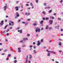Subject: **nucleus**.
<instances>
[{
  "instance_id": "53",
  "label": "nucleus",
  "mask_w": 63,
  "mask_h": 63,
  "mask_svg": "<svg viewBox=\"0 0 63 63\" xmlns=\"http://www.w3.org/2000/svg\"><path fill=\"white\" fill-rule=\"evenodd\" d=\"M20 21V19L18 21V22H19Z\"/></svg>"
},
{
  "instance_id": "51",
  "label": "nucleus",
  "mask_w": 63,
  "mask_h": 63,
  "mask_svg": "<svg viewBox=\"0 0 63 63\" xmlns=\"http://www.w3.org/2000/svg\"><path fill=\"white\" fill-rule=\"evenodd\" d=\"M33 47H34V48H36V46H33Z\"/></svg>"
},
{
  "instance_id": "5",
  "label": "nucleus",
  "mask_w": 63,
  "mask_h": 63,
  "mask_svg": "<svg viewBox=\"0 0 63 63\" xmlns=\"http://www.w3.org/2000/svg\"><path fill=\"white\" fill-rule=\"evenodd\" d=\"M18 52H21V50H20V48L19 47H18Z\"/></svg>"
},
{
  "instance_id": "55",
  "label": "nucleus",
  "mask_w": 63,
  "mask_h": 63,
  "mask_svg": "<svg viewBox=\"0 0 63 63\" xmlns=\"http://www.w3.org/2000/svg\"><path fill=\"white\" fill-rule=\"evenodd\" d=\"M27 13L26 12L25 14V15H27Z\"/></svg>"
},
{
  "instance_id": "61",
  "label": "nucleus",
  "mask_w": 63,
  "mask_h": 63,
  "mask_svg": "<svg viewBox=\"0 0 63 63\" xmlns=\"http://www.w3.org/2000/svg\"><path fill=\"white\" fill-rule=\"evenodd\" d=\"M5 22H7V20H5Z\"/></svg>"
},
{
  "instance_id": "48",
  "label": "nucleus",
  "mask_w": 63,
  "mask_h": 63,
  "mask_svg": "<svg viewBox=\"0 0 63 63\" xmlns=\"http://www.w3.org/2000/svg\"><path fill=\"white\" fill-rule=\"evenodd\" d=\"M36 44V43H35V42H34L33 43V45H35V44Z\"/></svg>"
},
{
  "instance_id": "11",
  "label": "nucleus",
  "mask_w": 63,
  "mask_h": 63,
  "mask_svg": "<svg viewBox=\"0 0 63 63\" xmlns=\"http://www.w3.org/2000/svg\"><path fill=\"white\" fill-rule=\"evenodd\" d=\"M37 23H34L33 24V25L34 26H37Z\"/></svg>"
},
{
  "instance_id": "42",
  "label": "nucleus",
  "mask_w": 63,
  "mask_h": 63,
  "mask_svg": "<svg viewBox=\"0 0 63 63\" xmlns=\"http://www.w3.org/2000/svg\"><path fill=\"white\" fill-rule=\"evenodd\" d=\"M52 16H50V18H52Z\"/></svg>"
},
{
  "instance_id": "8",
  "label": "nucleus",
  "mask_w": 63,
  "mask_h": 63,
  "mask_svg": "<svg viewBox=\"0 0 63 63\" xmlns=\"http://www.w3.org/2000/svg\"><path fill=\"white\" fill-rule=\"evenodd\" d=\"M4 10L6 11V9L7 8V6H5L4 7Z\"/></svg>"
},
{
  "instance_id": "14",
  "label": "nucleus",
  "mask_w": 63,
  "mask_h": 63,
  "mask_svg": "<svg viewBox=\"0 0 63 63\" xmlns=\"http://www.w3.org/2000/svg\"><path fill=\"white\" fill-rule=\"evenodd\" d=\"M48 26L47 25L46 27V29H48Z\"/></svg>"
},
{
  "instance_id": "56",
  "label": "nucleus",
  "mask_w": 63,
  "mask_h": 63,
  "mask_svg": "<svg viewBox=\"0 0 63 63\" xmlns=\"http://www.w3.org/2000/svg\"><path fill=\"white\" fill-rule=\"evenodd\" d=\"M20 11V12H22V11H23V10H21Z\"/></svg>"
},
{
  "instance_id": "29",
  "label": "nucleus",
  "mask_w": 63,
  "mask_h": 63,
  "mask_svg": "<svg viewBox=\"0 0 63 63\" xmlns=\"http://www.w3.org/2000/svg\"><path fill=\"white\" fill-rule=\"evenodd\" d=\"M30 5L31 6H33V4H32V2L30 4Z\"/></svg>"
},
{
  "instance_id": "49",
  "label": "nucleus",
  "mask_w": 63,
  "mask_h": 63,
  "mask_svg": "<svg viewBox=\"0 0 63 63\" xmlns=\"http://www.w3.org/2000/svg\"><path fill=\"white\" fill-rule=\"evenodd\" d=\"M47 9H50V7H47Z\"/></svg>"
},
{
  "instance_id": "64",
  "label": "nucleus",
  "mask_w": 63,
  "mask_h": 63,
  "mask_svg": "<svg viewBox=\"0 0 63 63\" xmlns=\"http://www.w3.org/2000/svg\"><path fill=\"white\" fill-rule=\"evenodd\" d=\"M29 63H30L31 62L30 61H29Z\"/></svg>"
},
{
  "instance_id": "63",
  "label": "nucleus",
  "mask_w": 63,
  "mask_h": 63,
  "mask_svg": "<svg viewBox=\"0 0 63 63\" xmlns=\"http://www.w3.org/2000/svg\"><path fill=\"white\" fill-rule=\"evenodd\" d=\"M56 15V13H54L53 14V15Z\"/></svg>"
},
{
  "instance_id": "4",
  "label": "nucleus",
  "mask_w": 63,
  "mask_h": 63,
  "mask_svg": "<svg viewBox=\"0 0 63 63\" xmlns=\"http://www.w3.org/2000/svg\"><path fill=\"white\" fill-rule=\"evenodd\" d=\"M16 14L17 15L16 16L17 17H19V14H18L19 13H18L17 12L16 13Z\"/></svg>"
},
{
  "instance_id": "45",
  "label": "nucleus",
  "mask_w": 63,
  "mask_h": 63,
  "mask_svg": "<svg viewBox=\"0 0 63 63\" xmlns=\"http://www.w3.org/2000/svg\"><path fill=\"white\" fill-rule=\"evenodd\" d=\"M26 6H29V4H27L26 5Z\"/></svg>"
},
{
  "instance_id": "19",
  "label": "nucleus",
  "mask_w": 63,
  "mask_h": 63,
  "mask_svg": "<svg viewBox=\"0 0 63 63\" xmlns=\"http://www.w3.org/2000/svg\"><path fill=\"white\" fill-rule=\"evenodd\" d=\"M44 5V6H47V3H44V4H43Z\"/></svg>"
},
{
  "instance_id": "44",
  "label": "nucleus",
  "mask_w": 63,
  "mask_h": 63,
  "mask_svg": "<svg viewBox=\"0 0 63 63\" xmlns=\"http://www.w3.org/2000/svg\"><path fill=\"white\" fill-rule=\"evenodd\" d=\"M43 20H45V18L44 17H43Z\"/></svg>"
},
{
  "instance_id": "24",
  "label": "nucleus",
  "mask_w": 63,
  "mask_h": 63,
  "mask_svg": "<svg viewBox=\"0 0 63 63\" xmlns=\"http://www.w3.org/2000/svg\"><path fill=\"white\" fill-rule=\"evenodd\" d=\"M46 20H48V19H49V18L48 17H46Z\"/></svg>"
},
{
  "instance_id": "2",
  "label": "nucleus",
  "mask_w": 63,
  "mask_h": 63,
  "mask_svg": "<svg viewBox=\"0 0 63 63\" xmlns=\"http://www.w3.org/2000/svg\"><path fill=\"white\" fill-rule=\"evenodd\" d=\"M49 23L50 25H52L53 23V20H50L49 21Z\"/></svg>"
},
{
  "instance_id": "30",
  "label": "nucleus",
  "mask_w": 63,
  "mask_h": 63,
  "mask_svg": "<svg viewBox=\"0 0 63 63\" xmlns=\"http://www.w3.org/2000/svg\"><path fill=\"white\" fill-rule=\"evenodd\" d=\"M30 34H27V36H28V37H29L30 36Z\"/></svg>"
},
{
  "instance_id": "38",
  "label": "nucleus",
  "mask_w": 63,
  "mask_h": 63,
  "mask_svg": "<svg viewBox=\"0 0 63 63\" xmlns=\"http://www.w3.org/2000/svg\"><path fill=\"white\" fill-rule=\"evenodd\" d=\"M6 32V31H3L2 32L3 33V34L5 33V32Z\"/></svg>"
},
{
  "instance_id": "34",
  "label": "nucleus",
  "mask_w": 63,
  "mask_h": 63,
  "mask_svg": "<svg viewBox=\"0 0 63 63\" xmlns=\"http://www.w3.org/2000/svg\"><path fill=\"white\" fill-rule=\"evenodd\" d=\"M49 30H51V29H52V28L50 27L49 29Z\"/></svg>"
},
{
  "instance_id": "7",
  "label": "nucleus",
  "mask_w": 63,
  "mask_h": 63,
  "mask_svg": "<svg viewBox=\"0 0 63 63\" xmlns=\"http://www.w3.org/2000/svg\"><path fill=\"white\" fill-rule=\"evenodd\" d=\"M15 9H16V11H18V10L19 9H18V7L17 6L15 7Z\"/></svg>"
},
{
  "instance_id": "33",
  "label": "nucleus",
  "mask_w": 63,
  "mask_h": 63,
  "mask_svg": "<svg viewBox=\"0 0 63 63\" xmlns=\"http://www.w3.org/2000/svg\"><path fill=\"white\" fill-rule=\"evenodd\" d=\"M61 3H62V2H63V0H62L60 2Z\"/></svg>"
},
{
  "instance_id": "17",
  "label": "nucleus",
  "mask_w": 63,
  "mask_h": 63,
  "mask_svg": "<svg viewBox=\"0 0 63 63\" xmlns=\"http://www.w3.org/2000/svg\"><path fill=\"white\" fill-rule=\"evenodd\" d=\"M28 56L27 55L26 58V60H28Z\"/></svg>"
},
{
  "instance_id": "13",
  "label": "nucleus",
  "mask_w": 63,
  "mask_h": 63,
  "mask_svg": "<svg viewBox=\"0 0 63 63\" xmlns=\"http://www.w3.org/2000/svg\"><path fill=\"white\" fill-rule=\"evenodd\" d=\"M44 22V21H42L41 22H40V24H43V23Z\"/></svg>"
},
{
  "instance_id": "31",
  "label": "nucleus",
  "mask_w": 63,
  "mask_h": 63,
  "mask_svg": "<svg viewBox=\"0 0 63 63\" xmlns=\"http://www.w3.org/2000/svg\"><path fill=\"white\" fill-rule=\"evenodd\" d=\"M7 27V26L6 25L5 26V28H4V29H6V28Z\"/></svg>"
},
{
  "instance_id": "40",
  "label": "nucleus",
  "mask_w": 63,
  "mask_h": 63,
  "mask_svg": "<svg viewBox=\"0 0 63 63\" xmlns=\"http://www.w3.org/2000/svg\"><path fill=\"white\" fill-rule=\"evenodd\" d=\"M5 53H3L1 54V55H5Z\"/></svg>"
},
{
  "instance_id": "22",
  "label": "nucleus",
  "mask_w": 63,
  "mask_h": 63,
  "mask_svg": "<svg viewBox=\"0 0 63 63\" xmlns=\"http://www.w3.org/2000/svg\"><path fill=\"white\" fill-rule=\"evenodd\" d=\"M22 47H25V45H22Z\"/></svg>"
},
{
  "instance_id": "62",
  "label": "nucleus",
  "mask_w": 63,
  "mask_h": 63,
  "mask_svg": "<svg viewBox=\"0 0 63 63\" xmlns=\"http://www.w3.org/2000/svg\"><path fill=\"white\" fill-rule=\"evenodd\" d=\"M6 60H9V58H7Z\"/></svg>"
},
{
  "instance_id": "32",
  "label": "nucleus",
  "mask_w": 63,
  "mask_h": 63,
  "mask_svg": "<svg viewBox=\"0 0 63 63\" xmlns=\"http://www.w3.org/2000/svg\"><path fill=\"white\" fill-rule=\"evenodd\" d=\"M41 42H43V39H41Z\"/></svg>"
},
{
  "instance_id": "59",
  "label": "nucleus",
  "mask_w": 63,
  "mask_h": 63,
  "mask_svg": "<svg viewBox=\"0 0 63 63\" xmlns=\"http://www.w3.org/2000/svg\"><path fill=\"white\" fill-rule=\"evenodd\" d=\"M59 26L58 27V29H59Z\"/></svg>"
},
{
  "instance_id": "52",
  "label": "nucleus",
  "mask_w": 63,
  "mask_h": 63,
  "mask_svg": "<svg viewBox=\"0 0 63 63\" xmlns=\"http://www.w3.org/2000/svg\"><path fill=\"white\" fill-rule=\"evenodd\" d=\"M9 30H8L6 31V32H9Z\"/></svg>"
},
{
  "instance_id": "57",
  "label": "nucleus",
  "mask_w": 63,
  "mask_h": 63,
  "mask_svg": "<svg viewBox=\"0 0 63 63\" xmlns=\"http://www.w3.org/2000/svg\"><path fill=\"white\" fill-rule=\"evenodd\" d=\"M20 28L19 27L18 28H17V29H19Z\"/></svg>"
},
{
  "instance_id": "3",
  "label": "nucleus",
  "mask_w": 63,
  "mask_h": 63,
  "mask_svg": "<svg viewBox=\"0 0 63 63\" xmlns=\"http://www.w3.org/2000/svg\"><path fill=\"white\" fill-rule=\"evenodd\" d=\"M37 43H38L37 44V46H40V45L41 44V43L40 42V41H37Z\"/></svg>"
},
{
  "instance_id": "36",
  "label": "nucleus",
  "mask_w": 63,
  "mask_h": 63,
  "mask_svg": "<svg viewBox=\"0 0 63 63\" xmlns=\"http://www.w3.org/2000/svg\"><path fill=\"white\" fill-rule=\"evenodd\" d=\"M28 21H30V20H31V19H27Z\"/></svg>"
},
{
  "instance_id": "41",
  "label": "nucleus",
  "mask_w": 63,
  "mask_h": 63,
  "mask_svg": "<svg viewBox=\"0 0 63 63\" xmlns=\"http://www.w3.org/2000/svg\"><path fill=\"white\" fill-rule=\"evenodd\" d=\"M30 15V13H29L28 14V15L29 16V15Z\"/></svg>"
},
{
  "instance_id": "26",
  "label": "nucleus",
  "mask_w": 63,
  "mask_h": 63,
  "mask_svg": "<svg viewBox=\"0 0 63 63\" xmlns=\"http://www.w3.org/2000/svg\"><path fill=\"white\" fill-rule=\"evenodd\" d=\"M52 12V10H51L49 11V13H51V12Z\"/></svg>"
},
{
  "instance_id": "54",
  "label": "nucleus",
  "mask_w": 63,
  "mask_h": 63,
  "mask_svg": "<svg viewBox=\"0 0 63 63\" xmlns=\"http://www.w3.org/2000/svg\"><path fill=\"white\" fill-rule=\"evenodd\" d=\"M33 47L31 45V46H30V47Z\"/></svg>"
},
{
  "instance_id": "18",
  "label": "nucleus",
  "mask_w": 63,
  "mask_h": 63,
  "mask_svg": "<svg viewBox=\"0 0 63 63\" xmlns=\"http://www.w3.org/2000/svg\"><path fill=\"white\" fill-rule=\"evenodd\" d=\"M58 20H61V18H58Z\"/></svg>"
},
{
  "instance_id": "15",
  "label": "nucleus",
  "mask_w": 63,
  "mask_h": 63,
  "mask_svg": "<svg viewBox=\"0 0 63 63\" xmlns=\"http://www.w3.org/2000/svg\"><path fill=\"white\" fill-rule=\"evenodd\" d=\"M42 13L43 14H44V15H45V14H46V12H45V11H43Z\"/></svg>"
},
{
  "instance_id": "35",
  "label": "nucleus",
  "mask_w": 63,
  "mask_h": 63,
  "mask_svg": "<svg viewBox=\"0 0 63 63\" xmlns=\"http://www.w3.org/2000/svg\"><path fill=\"white\" fill-rule=\"evenodd\" d=\"M22 23H23L24 24L25 23V22H22Z\"/></svg>"
},
{
  "instance_id": "10",
  "label": "nucleus",
  "mask_w": 63,
  "mask_h": 63,
  "mask_svg": "<svg viewBox=\"0 0 63 63\" xmlns=\"http://www.w3.org/2000/svg\"><path fill=\"white\" fill-rule=\"evenodd\" d=\"M11 22V23H13V24H12V26H13V25L14 24V22L13 21H10L9 22Z\"/></svg>"
},
{
  "instance_id": "47",
  "label": "nucleus",
  "mask_w": 63,
  "mask_h": 63,
  "mask_svg": "<svg viewBox=\"0 0 63 63\" xmlns=\"http://www.w3.org/2000/svg\"><path fill=\"white\" fill-rule=\"evenodd\" d=\"M61 31H63V29H61Z\"/></svg>"
},
{
  "instance_id": "9",
  "label": "nucleus",
  "mask_w": 63,
  "mask_h": 63,
  "mask_svg": "<svg viewBox=\"0 0 63 63\" xmlns=\"http://www.w3.org/2000/svg\"><path fill=\"white\" fill-rule=\"evenodd\" d=\"M27 40H28V39H27V38H23V40H24V41Z\"/></svg>"
},
{
  "instance_id": "39",
  "label": "nucleus",
  "mask_w": 63,
  "mask_h": 63,
  "mask_svg": "<svg viewBox=\"0 0 63 63\" xmlns=\"http://www.w3.org/2000/svg\"><path fill=\"white\" fill-rule=\"evenodd\" d=\"M21 8H23V5H22L21 6Z\"/></svg>"
},
{
  "instance_id": "6",
  "label": "nucleus",
  "mask_w": 63,
  "mask_h": 63,
  "mask_svg": "<svg viewBox=\"0 0 63 63\" xmlns=\"http://www.w3.org/2000/svg\"><path fill=\"white\" fill-rule=\"evenodd\" d=\"M3 25L4 24V21L2 20L1 22V23L0 24V25Z\"/></svg>"
},
{
  "instance_id": "25",
  "label": "nucleus",
  "mask_w": 63,
  "mask_h": 63,
  "mask_svg": "<svg viewBox=\"0 0 63 63\" xmlns=\"http://www.w3.org/2000/svg\"><path fill=\"white\" fill-rule=\"evenodd\" d=\"M48 52H51V53H52L53 52H52L51 51H49Z\"/></svg>"
},
{
  "instance_id": "16",
  "label": "nucleus",
  "mask_w": 63,
  "mask_h": 63,
  "mask_svg": "<svg viewBox=\"0 0 63 63\" xmlns=\"http://www.w3.org/2000/svg\"><path fill=\"white\" fill-rule=\"evenodd\" d=\"M30 59L31 58H32V56L30 54Z\"/></svg>"
},
{
  "instance_id": "58",
  "label": "nucleus",
  "mask_w": 63,
  "mask_h": 63,
  "mask_svg": "<svg viewBox=\"0 0 63 63\" xmlns=\"http://www.w3.org/2000/svg\"><path fill=\"white\" fill-rule=\"evenodd\" d=\"M43 29H43V28H41V30H43Z\"/></svg>"
},
{
  "instance_id": "46",
  "label": "nucleus",
  "mask_w": 63,
  "mask_h": 63,
  "mask_svg": "<svg viewBox=\"0 0 63 63\" xmlns=\"http://www.w3.org/2000/svg\"><path fill=\"white\" fill-rule=\"evenodd\" d=\"M28 23H26L25 24V26H26V25H27V24H28Z\"/></svg>"
},
{
  "instance_id": "21",
  "label": "nucleus",
  "mask_w": 63,
  "mask_h": 63,
  "mask_svg": "<svg viewBox=\"0 0 63 63\" xmlns=\"http://www.w3.org/2000/svg\"><path fill=\"white\" fill-rule=\"evenodd\" d=\"M11 56V55L10 54H9L8 55V57H10Z\"/></svg>"
},
{
  "instance_id": "37",
  "label": "nucleus",
  "mask_w": 63,
  "mask_h": 63,
  "mask_svg": "<svg viewBox=\"0 0 63 63\" xmlns=\"http://www.w3.org/2000/svg\"><path fill=\"white\" fill-rule=\"evenodd\" d=\"M5 41L6 42H8V39H5Z\"/></svg>"
},
{
  "instance_id": "43",
  "label": "nucleus",
  "mask_w": 63,
  "mask_h": 63,
  "mask_svg": "<svg viewBox=\"0 0 63 63\" xmlns=\"http://www.w3.org/2000/svg\"><path fill=\"white\" fill-rule=\"evenodd\" d=\"M9 25H12V24H11V23H9Z\"/></svg>"
},
{
  "instance_id": "28",
  "label": "nucleus",
  "mask_w": 63,
  "mask_h": 63,
  "mask_svg": "<svg viewBox=\"0 0 63 63\" xmlns=\"http://www.w3.org/2000/svg\"><path fill=\"white\" fill-rule=\"evenodd\" d=\"M50 53H49L47 54V56H50Z\"/></svg>"
},
{
  "instance_id": "23",
  "label": "nucleus",
  "mask_w": 63,
  "mask_h": 63,
  "mask_svg": "<svg viewBox=\"0 0 63 63\" xmlns=\"http://www.w3.org/2000/svg\"><path fill=\"white\" fill-rule=\"evenodd\" d=\"M39 2V0H36V3H38Z\"/></svg>"
},
{
  "instance_id": "50",
  "label": "nucleus",
  "mask_w": 63,
  "mask_h": 63,
  "mask_svg": "<svg viewBox=\"0 0 63 63\" xmlns=\"http://www.w3.org/2000/svg\"><path fill=\"white\" fill-rule=\"evenodd\" d=\"M9 33H8L7 34V36H9Z\"/></svg>"
},
{
  "instance_id": "20",
  "label": "nucleus",
  "mask_w": 63,
  "mask_h": 63,
  "mask_svg": "<svg viewBox=\"0 0 63 63\" xmlns=\"http://www.w3.org/2000/svg\"><path fill=\"white\" fill-rule=\"evenodd\" d=\"M36 50H33V52H34V53H36Z\"/></svg>"
},
{
  "instance_id": "12",
  "label": "nucleus",
  "mask_w": 63,
  "mask_h": 63,
  "mask_svg": "<svg viewBox=\"0 0 63 63\" xmlns=\"http://www.w3.org/2000/svg\"><path fill=\"white\" fill-rule=\"evenodd\" d=\"M59 46H61V45H62V42H60V43H59Z\"/></svg>"
},
{
  "instance_id": "60",
  "label": "nucleus",
  "mask_w": 63,
  "mask_h": 63,
  "mask_svg": "<svg viewBox=\"0 0 63 63\" xmlns=\"http://www.w3.org/2000/svg\"><path fill=\"white\" fill-rule=\"evenodd\" d=\"M52 19H54V17H52Z\"/></svg>"
},
{
  "instance_id": "1",
  "label": "nucleus",
  "mask_w": 63,
  "mask_h": 63,
  "mask_svg": "<svg viewBox=\"0 0 63 63\" xmlns=\"http://www.w3.org/2000/svg\"><path fill=\"white\" fill-rule=\"evenodd\" d=\"M36 32H40V29L38 27L36 28V30H35Z\"/></svg>"
},
{
  "instance_id": "27",
  "label": "nucleus",
  "mask_w": 63,
  "mask_h": 63,
  "mask_svg": "<svg viewBox=\"0 0 63 63\" xmlns=\"http://www.w3.org/2000/svg\"><path fill=\"white\" fill-rule=\"evenodd\" d=\"M20 32L21 33H22V30H20Z\"/></svg>"
}]
</instances>
